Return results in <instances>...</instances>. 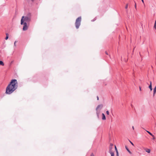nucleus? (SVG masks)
Returning <instances> with one entry per match:
<instances>
[{
  "mask_svg": "<svg viewBox=\"0 0 156 156\" xmlns=\"http://www.w3.org/2000/svg\"><path fill=\"white\" fill-rule=\"evenodd\" d=\"M6 36L5 38V40H7L8 38V34H6Z\"/></svg>",
  "mask_w": 156,
  "mask_h": 156,
  "instance_id": "15",
  "label": "nucleus"
},
{
  "mask_svg": "<svg viewBox=\"0 0 156 156\" xmlns=\"http://www.w3.org/2000/svg\"><path fill=\"white\" fill-rule=\"evenodd\" d=\"M129 141L132 145L134 146V144L131 141H130V140H129Z\"/></svg>",
  "mask_w": 156,
  "mask_h": 156,
  "instance_id": "19",
  "label": "nucleus"
},
{
  "mask_svg": "<svg viewBox=\"0 0 156 156\" xmlns=\"http://www.w3.org/2000/svg\"><path fill=\"white\" fill-rule=\"evenodd\" d=\"M31 1H33L34 0H31Z\"/></svg>",
  "mask_w": 156,
  "mask_h": 156,
  "instance_id": "32",
  "label": "nucleus"
},
{
  "mask_svg": "<svg viewBox=\"0 0 156 156\" xmlns=\"http://www.w3.org/2000/svg\"><path fill=\"white\" fill-rule=\"evenodd\" d=\"M23 22H26L27 23L29 22L31 19V17L29 16H24Z\"/></svg>",
  "mask_w": 156,
  "mask_h": 156,
  "instance_id": "4",
  "label": "nucleus"
},
{
  "mask_svg": "<svg viewBox=\"0 0 156 156\" xmlns=\"http://www.w3.org/2000/svg\"><path fill=\"white\" fill-rule=\"evenodd\" d=\"M81 17H78L76 20L75 23L76 27V29H78L80 25L81 21Z\"/></svg>",
  "mask_w": 156,
  "mask_h": 156,
  "instance_id": "3",
  "label": "nucleus"
},
{
  "mask_svg": "<svg viewBox=\"0 0 156 156\" xmlns=\"http://www.w3.org/2000/svg\"><path fill=\"white\" fill-rule=\"evenodd\" d=\"M150 85L149 86V88H150L151 91H152V83L151 81H150Z\"/></svg>",
  "mask_w": 156,
  "mask_h": 156,
  "instance_id": "6",
  "label": "nucleus"
},
{
  "mask_svg": "<svg viewBox=\"0 0 156 156\" xmlns=\"http://www.w3.org/2000/svg\"><path fill=\"white\" fill-rule=\"evenodd\" d=\"M16 41H15L14 42V46H16Z\"/></svg>",
  "mask_w": 156,
  "mask_h": 156,
  "instance_id": "22",
  "label": "nucleus"
},
{
  "mask_svg": "<svg viewBox=\"0 0 156 156\" xmlns=\"http://www.w3.org/2000/svg\"><path fill=\"white\" fill-rule=\"evenodd\" d=\"M146 131L151 136H153V135L150 132L148 131Z\"/></svg>",
  "mask_w": 156,
  "mask_h": 156,
  "instance_id": "13",
  "label": "nucleus"
},
{
  "mask_svg": "<svg viewBox=\"0 0 156 156\" xmlns=\"http://www.w3.org/2000/svg\"><path fill=\"white\" fill-rule=\"evenodd\" d=\"M152 136L153 137V139L154 140L155 139V137L154 136V135H153V136Z\"/></svg>",
  "mask_w": 156,
  "mask_h": 156,
  "instance_id": "24",
  "label": "nucleus"
},
{
  "mask_svg": "<svg viewBox=\"0 0 156 156\" xmlns=\"http://www.w3.org/2000/svg\"><path fill=\"white\" fill-rule=\"evenodd\" d=\"M132 128H133V130H134V127L133 126H132Z\"/></svg>",
  "mask_w": 156,
  "mask_h": 156,
  "instance_id": "31",
  "label": "nucleus"
},
{
  "mask_svg": "<svg viewBox=\"0 0 156 156\" xmlns=\"http://www.w3.org/2000/svg\"><path fill=\"white\" fill-rule=\"evenodd\" d=\"M106 114L108 115L109 114V112L108 111H107L106 112Z\"/></svg>",
  "mask_w": 156,
  "mask_h": 156,
  "instance_id": "21",
  "label": "nucleus"
},
{
  "mask_svg": "<svg viewBox=\"0 0 156 156\" xmlns=\"http://www.w3.org/2000/svg\"><path fill=\"white\" fill-rule=\"evenodd\" d=\"M111 154V156H114V154L113 152H111V153H110Z\"/></svg>",
  "mask_w": 156,
  "mask_h": 156,
  "instance_id": "14",
  "label": "nucleus"
},
{
  "mask_svg": "<svg viewBox=\"0 0 156 156\" xmlns=\"http://www.w3.org/2000/svg\"><path fill=\"white\" fill-rule=\"evenodd\" d=\"M116 156H119V154H118V151H116Z\"/></svg>",
  "mask_w": 156,
  "mask_h": 156,
  "instance_id": "20",
  "label": "nucleus"
},
{
  "mask_svg": "<svg viewBox=\"0 0 156 156\" xmlns=\"http://www.w3.org/2000/svg\"><path fill=\"white\" fill-rule=\"evenodd\" d=\"M155 23H156V21H155Z\"/></svg>",
  "mask_w": 156,
  "mask_h": 156,
  "instance_id": "33",
  "label": "nucleus"
},
{
  "mask_svg": "<svg viewBox=\"0 0 156 156\" xmlns=\"http://www.w3.org/2000/svg\"><path fill=\"white\" fill-rule=\"evenodd\" d=\"M97 100H99V97H98V96H97Z\"/></svg>",
  "mask_w": 156,
  "mask_h": 156,
  "instance_id": "28",
  "label": "nucleus"
},
{
  "mask_svg": "<svg viewBox=\"0 0 156 156\" xmlns=\"http://www.w3.org/2000/svg\"><path fill=\"white\" fill-rule=\"evenodd\" d=\"M90 156H94V154L93 153H92L91 154Z\"/></svg>",
  "mask_w": 156,
  "mask_h": 156,
  "instance_id": "23",
  "label": "nucleus"
},
{
  "mask_svg": "<svg viewBox=\"0 0 156 156\" xmlns=\"http://www.w3.org/2000/svg\"><path fill=\"white\" fill-rule=\"evenodd\" d=\"M139 89L140 90H141V88L140 87H139Z\"/></svg>",
  "mask_w": 156,
  "mask_h": 156,
  "instance_id": "29",
  "label": "nucleus"
},
{
  "mask_svg": "<svg viewBox=\"0 0 156 156\" xmlns=\"http://www.w3.org/2000/svg\"><path fill=\"white\" fill-rule=\"evenodd\" d=\"M0 65H1V66H2L4 65V64L3 62L1 61H0Z\"/></svg>",
  "mask_w": 156,
  "mask_h": 156,
  "instance_id": "12",
  "label": "nucleus"
},
{
  "mask_svg": "<svg viewBox=\"0 0 156 156\" xmlns=\"http://www.w3.org/2000/svg\"><path fill=\"white\" fill-rule=\"evenodd\" d=\"M144 150L145 151L147 152L148 153H150L151 150L147 148H145L144 149Z\"/></svg>",
  "mask_w": 156,
  "mask_h": 156,
  "instance_id": "7",
  "label": "nucleus"
},
{
  "mask_svg": "<svg viewBox=\"0 0 156 156\" xmlns=\"http://www.w3.org/2000/svg\"><path fill=\"white\" fill-rule=\"evenodd\" d=\"M125 147H126V150L129 153H130V154H131L132 153H131V152L129 151V150L128 149V147L126 146H125Z\"/></svg>",
  "mask_w": 156,
  "mask_h": 156,
  "instance_id": "11",
  "label": "nucleus"
},
{
  "mask_svg": "<svg viewBox=\"0 0 156 156\" xmlns=\"http://www.w3.org/2000/svg\"><path fill=\"white\" fill-rule=\"evenodd\" d=\"M103 107V105H98L97 107V108H96V110L97 111V114L98 116L99 115V112H98V109H99L100 110Z\"/></svg>",
  "mask_w": 156,
  "mask_h": 156,
  "instance_id": "5",
  "label": "nucleus"
},
{
  "mask_svg": "<svg viewBox=\"0 0 156 156\" xmlns=\"http://www.w3.org/2000/svg\"><path fill=\"white\" fill-rule=\"evenodd\" d=\"M105 53L106 55H108V54L107 53V52L106 51L105 52Z\"/></svg>",
  "mask_w": 156,
  "mask_h": 156,
  "instance_id": "27",
  "label": "nucleus"
},
{
  "mask_svg": "<svg viewBox=\"0 0 156 156\" xmlns=\"http://www.w3.org/2000/svg\"><path fill=\"white\" fill-rule=\"evenodd\" d=\"M154 28L156 30V23H155L154 25Z\"/></svg>",
  "mask_w": 156,
  "mask_h": 156,
  "instance_id": "18",
  "label": "nucleus"
},
{
  "mask_svg": "<svg viewBox=\"0 0 156 156\" xmlns=\"http://www.w3.org/2000/svg\"><path fill=\"white\" fill-rule=\"evenodd\" d=\"M102 119L104 120H105L106 119V118L105 115L104 113L102 114Z\"/></svg>",
  "mask_w": 156,
  "mask_h": 156,
  "instance_id": "8",
  "label": "nucleus"
},
{
  "mask_svg": "<svg viewBox=\"0 0 156 156\" xmlns=\"http://www.w3.org/2000/svg\"><path fill=\"white\" fill-rule=\"evenodd\" d=\"M141 1H142V2H143V3H144V0H141Z\"/></svg>",
  "mask_w": 156,
  "mask_h": 156,
  "instance_id": "30",
  "label": "nucleus"
},
{
  "mask_svg": "<svg viewBox=\"0 0 156 156\" xmlns=\"http://www.w3.org/2000/svg\"><path fill=\"white\" fill-rule=\"evenodd\" d=\"M112 148L113 147H109V153H111V152H113L112 151Z\"/></svg>",
  "mask_w": 156,
  "mask_h": 156,
  "instance_id": "10",
  "label": "nucleus"
},
{
  "mask_svg": "<svg viewBox=\"0 0 156 156\" xmlns=\"http://www.w3.org/2000/svg\"><path fill=\"white\" fill-rule=\"evenodd\" d=\"M17 87L16 80H12L6 88L5 93L8 94H11L17 88Z\"/></svg>",
  "mask_w": 156,
  "mask_h": 156,
  "instance_id": "1",
  "label": "nucleus"
},
{
  "mask_svg": "<svg viewBox=\"0 0 156 156\" xmlns=\"http://www.w3.org/2000/svg\"><path fill=\"white\" fill-rule=\"evenodd\" d=\"M24 16H23L21 20V24L23 25V30L24 31L27 30L28 29V27L27 26V23L26 22H23Z\"/></svg>",
  "mask_w": 156,
  "mask_h": 156,
  "instance_id": "2",
  "label": "nucleus"
},
{
  "mask_svg": "<svg viewBox=\"0 0 156 156\" xmlns=\"http://www.w3.org/2000/svg\"><path fill=\"white\" fill-rule=\"evenodd\" d=\"M156 92V86L154 88L153 90V95L154 96Z\"/></svg>",
  "mask_w": 156,
  "mask_h": 156,
  "instance_id": "9",
  "label": "nucleus"
},
{
  "mask_svg": "<svg viewBox=\"0 0 156 156\" xmlns=\"http://www.w3.org/2000/svg\"><path fill=\"white\" fill-rule=\"evenodd\" d=\"M115 149L116 150V151H117V149L116 147L115 146Z\"/></svg>",
  "mask_w": 156,
  "mask_h": 156,
  "instance_id": "26",
  "label": "nucleus"
},
{
  "mask_svg": "<svg viewBox=\"0 0 156 156\" xmlns=\"http://www.w3.org/2000/svg\"><path fill=\"white\" fill-rule=\"evenodd\" d=\"M113 144H110L109 147H113Z\"/></svg>",
  "mask_w": 156,
  "mask_h": 156,
  "instance_id": "16",
  "label": "nucleus"
},
{
  "mask_svg": "<svg viewBox=\"0 0 156 156\" xmlns=\"http://www.w3.org/2000/svg\"><path fill=\"white\" fill-rule=\"evenodd\" d=\"M135 7L136 9V4L135 2Z\"/></svg>",
  "mask_w": 156,
  "mask_h": 156,
  "instance_id": "25",
  "label": "nucleus"
},
{
  "mask_svg": "<svg viewBox=\"0 0 156 156\" xmlns=\"http://www.w3.org/2000/svg\"><path fill=\"white\" fill-rule=\"evenodd\" d=\"M128 4H126V6L125 7L126 9H127L128 7Z\"/></svg>",
  "mask_w": 156,
  "mask_h": 156,
  "instance_id": "17",
  "label": "nucleus"
}]
</instances>
